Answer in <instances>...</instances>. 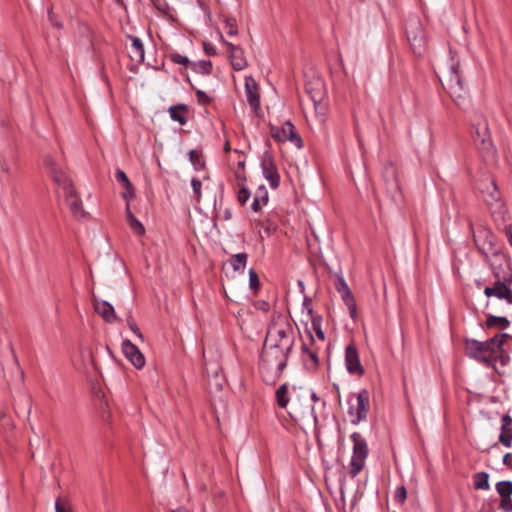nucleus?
I'll return each instance as SVG.
<instances>
[{
  "mask_svg": "<svg viewBox=\"0 0 512 512\" xmlns=\"http://www.w3.org/2000/svg\"><path fill=\"white\" fill-rule=\"evenodd\" d=\"M509 337L506 333H498L487 341L467 340L466 354L487 366H494L496 362L505 366L510 358L504 351L503 345Z\"/></svg>",
  "mask_w": 512,
  "mask_h": 512,
  "instance_id": "1",
  "label": "nucleus"
},
{
  "mask_svg": "<svg viewBox=\"0 0 512 512\" xmlns=\"http://www.w3.org/2000/svg\"><path fill=\"white\" fill-rule=\"evenodd\" d=\"M45 167L58 186V192L64 197L72 215L78 220L85 219L87 212L83 207V202L63 166L52 156H47Z\"/></svg>",
  "mask_w": 512,
  "mask_h": 512,
  "instance_id": "2",
  "label": "nucleus"
},
{
  "mask_svg": "<svg viewBox=\"0 0 512 512\" xmlns=\"http://www.w3.org/2000/svg\"><path fill=\"white\" fill-rule=\"evenodd\" d=\"M295 340L293 326L286 315L274 314L267 328L264 343L292 350Z\"/></svg>",
  "mask_w": 512,
  "mask_h": 512,
  "instance_id": "3",
  "label": "nucleus"
},
{
  "mask_svg": "<svg viewBox=\"0 0 512 512\" xmlns=\"http://www.w3.org/2000/svg\"><path fill=\"white\" fill-rule=\"evenodd\" d=\"M473 141L481 157L488 164L497 162V150L491 137L487 119L477 115L472 123Z\"/></svg>",
  "mask_w": 512,
  "mask_h": 512,
  "instance_id": "4",
  "label": "nucleus"
},
{
  "mask_svg": "<svg viewBox=\"0 0 512 512\" xmlns=\"http://www.w3.org/2000/svg\"><path fill=\"white\" fill-rule=\"evenodd\" d=\"M290 352V350L264 343L260 360L262 374L275 381L285 369Z\"/></svg>",
  "mask_w": 512,
  "mask_h": 512,
  "instance_id": "5",
  "label": "nucleus"
},
{
  "mask_svg": "<svg viewBox=\"0 0 512 512\" xmlns=\"http://www.w3.org/2000/svg\"><path fill=\"white\" fill-rule=\"evenodd\" d=\"M480 192L489 206L492 217L498 224H504L510 220V213L502 201L501 194L493 179H486L480 183Z\"/></svg>",
  "mask_w": 512,
  "mask_h": 512,
  "instance_id": "6",
  "label": "nucleus"
},
{
  "mask_svg": "<svg viewBox=\"0 0 512 512\" xmlns=\"http://www.w3.org/2000/svg\"><path fill=\"white\" fill-rule=\"evenodd\" d=\"M441 81L442 85L449 92L454 102L458 106H461L466 100L467 90L462 82L458 61L452 59V63Z\"/></svg>",
  "mask_w": 512,
  "mask_h": 512,
  "instance_id": "7",
  "label": "nucleus"
},
{
  "mask_svg": "<svg viewBox=\"0 0 512 512\" xmlns=\"http://www.w3.org/2000/svg\"><path fill=\"white\" fill-rule=\"evenodd\" d=\"M351 440L353 442V454L349 464V474L355 477L365 465L368 447L366 440L358 432H354L351 435Z\"/></svg>",
  "mask_w": 512,
  "mask_h": 512,
  "instance_id": "8",
  "label": "nucleus"
},
{
  "mask_svg": "<svg viewBox=\"0 0 512 512\" xmlns=\"http://www.w3.org/2000/svg\"><path fill=\"white\" fill-rule=\"evenodd\" d=\"M369 410V393L362 390L357 394L356 404H351L348 410L351 422L358 424L366 419Z\"/></svg>",
  "mask_w": 512,
  "mask_h": 512,
  "instance_id": "9",
  "label": "nucleus"
},
{
  "mask_svg": "<svg viewBox=\"0 0 512 512\" xmlns=\"http://www.w3.org/2000/svg\"><path fill=\"white\" fill-rule=\"evenodd\" d=\"M406 31L408 40L414 53L421 55L425 46V39L421 23L417 19L410 20L407 24Z\"/></svg>",
  "mask_w": 512,
  "mask_h": 512,
  "instance_id": "10",
  "label": "nucleus"
},
{
  "mask_svg": "<svg viewBox=\"0 0 512 512\" xmlns=\"http://www.w3.org/2000/svg\"><path fill=\"white\" fill-rule=\"evenodd\" d=\"M270 133L271 136L279 142L290 141L299 148L302 146V140L295 133V128L291 122L287 121L281 126H272Z\"/></svg>",
  "mask_w": 512,
  "mask_h": 512,
  "instance_id": "11",
  "label": "nucleus"
},
{
  "mask_svg": "<svg viewBox=\"0 0 512 512\" xmlns=\"http://www.w3.org/2000/svg\"><path fill=\"white\" fill-rule=\"evenodd\" d=\"M221 41L227 47L228 57L230 59L231 66L236 71L245 69L248 65L247 60L244 56V50L237 45H234L226 41L222 35H220Z\"/></svg>",
  "mask_w": 512,
  "mask_h": 512,
  "instance_id": "12",
  "label": "nucleus"
},
{
  "mask_svg": "<svg viewBox=\"0 0 512 512\" xmlns=\"http://www.w3.org/2000/svg\"><path fill=\"white\" fill-rule=\"evenodd\" d=\"M336 290L338 291L342 300L346 304L351 318L355 319V317L357 315L356 301L354 299V296H353L348 284L346 283V281L344 280L343 277H339L337 279Z\"/></svg>",
  "mask_w": 512,
  "mask_h": 512,
  "instance_id": "13",
  "label": "nucleus"
},
{
  "mask_svg": "<svg viewBox=\"0 0 512 512\" xmlns=\"http://www.w3.org/2000/svg\"><path fill=\"white\" fill-rule=\"evenodd\" d=\"M261 168L263 176L269 181L272 188H277L280 182V176L270 154L265 153L261 159Z\"/></svg>",
  "mask_w": 512,
  "mask_h": 512,
  "instance_id": "14",
  "label": "nucleus"
},
{
  "mask_svg": "<svg viewBox=\"0 0 512 512\" xmlns=\"http://www.w3.org/2000/svg\"><path fill=\"white\" fill-rule=\"evenodd\" d=\"M484 294L487 297L494 296L508 305H512V289L501 281H496L492 286L485 287Z\"/></svg>",
  "mask_w": 512,
  "mask_h": 512,
  "instance_id": "15",
  "label": "nucleus"
},
{
  "mask_svg": "<svg viewBox=\"0 0 512 512\" xmlns=\"http://www.w3.org/2000/svg\"><path fill=\"white\" fill-rule=\"evenodd\" d=\"M122 351L130 363L137 369H141L145 365V357L142 352L130 340L122 342Z\"/></svg>",
  "mask_w": 512,
  "mask_h": 512,
  "instance_id": "16",
  "label": "nucleus"
},
{
  "mask_svg": "<svg viewBox=\"0 0 512 512\" xmlns=\"http://www.w3.org/2000/svg\"><path fill=\"white\" fill-rule=\"evenodd\" d=\"M345 364L349 373L361 376L364 373V368L361 365L359 354L356 348L352 345L346 347L345 350Z\"/></svg>",
  "mask_w": 512,
  "mask_h": 512,
  "instance_id": "17",
  "label": "nucleus"
},
{
  "mask_svg": "<svg viewBox=\"0 0 512 512\" xmlns=\"http://www.w3.org/2000/svg\"><path fill=\"white\" fill-rule=\"evenodd\" d=\"M245 94L251 109L256 113L260 109L258 85L252 76L245 77Z\"/></svg>",
  "mask_w": 512,
  "mask_h": 512,
  "instance_id": "18",
  "label": "nucleus"
},
{
  "mask_svg": "<svg viewBox=\"0 0 512 512\" xmlns=\"http://www.w3.org/2000/svg\"><path fill=\"white\" fill-rule=\"evenodd\" d=\"M93 305H94L95 311L99 315H101L105 321L110 322V323L116 321L117 317L115 314L114 307L109 302L100 301L94 297Z\"/></svg>",
  "mask_w": 512,
  "mask_h": 512,
  "instance_id": "19",
  "label": "nucleus"
},
{
  "mask_svg": "<svg viewBox=\"0 0 512 512\" xmlns=\"http://www.w3.org/2000/svg\"><path fill=\"white\" fill-rule=\"evenodd\" d=\"M302 359L307 369L314 370L318 366L317 352L308 348L306 344L302 346Z\"/></svg>",
  "mask_w": 512,
  "mask_h": 512,
  "instance_id": "20",
  "label": "nucleus"
},
{
  "mask_svg": "<svg viewBox=\"0 0 512 512\" xmlns=\"http://www.w3.org/2000/svg\"><path fill=\"white\" fill-rule=\"evenodd\" d=\"M126 220L129 224V227L136 235L142 236L145 234L144 225L133 215L129 204L126 205Z\"/></svg>",
  "mask_w": 512,
  "mask_h": 512,
  "instance_id": "21",
  "label": "nucleus"
},
{
  "mask_svg": "<svg viewBox=\"0 0 512 512\" xmlns=\"http://www.w3.org/2000/svg\"><path fill=\"white\" fill-rule=\"evenodd\" d=\"M170 117L179 122L181 125H184L187 122V110L185 106H173L169 108Z\"/></svg>",
  "mask_w": 512,
  "mask_h": 512,
  "instance_id": "22",
  "label": "nucleus"
},
{
  "mask_svg": "<svg viewBox=\"0 0 512 512\" xmlns=\"http://www.w3.org/2000/svg\"><path fill=\"white\" fill-rule=\"evenodd\" d=\"M268 201V193L266 189L261 186L259 188V191L255 194L253 202H252V209L255 212H258L263 205H266Z\"/></svg>",
  "mask_w": 512,
  "mask_h": 512,
  "instance_id": "23",
  "label": "nucleus"
},
{
  "mask_svg": "<svg viewBox=\"0 0 512 512\" xmlns=\"http://www.w3.org/2000/svg\"><path fill=\"white\" fill-rule=\"evenodd\" d=\"M308 314L311 317V330H309L311 338L313 339L312 332H314L316 337L319 340L324 341L325 336H324V332L321 329V319L317 318V317H313L312 309H310V308H308Z\"/></svg>",
  "mask_w": 512,
  "mask_h": 512,
  "instance_id": "24",
  "label": "nucleus"
},
{
  "mask_svg": "<svg viewBox=\"0 0 512 512\" xmlns=\"http://www.w3.org/2000/svg\"><path fill=\"white\" fill-rule=\"evenodd\" d=\"M474 487L478 490H488L490 488L489 485V475L486 472H478L473 477Z\"/></svg>",
  "mask_w": 512,
  "mask_h": 512,
  "instance_id": "25",
  "label": "nucleus"
},
{
  "mask_svg": "<svg viewBox=\"0 0 512 512\" xmlns=\"http://www.w3.org/2000/svg\"><path fill=\"white\" fill-rule=\"evenodd\" d=\"M132 42V57H135L139 61L144 60V46L142 41L138 37H130Z\"/></svg>",
  "mask_w": 512,
  "mask_h": 512,
  "instance_id": "26",
  "label": "nucleus"
},
{
  "mask_svg": "<svg viewBox=\"0 0 512 512\" xmlns=\"http://www.w3.org/2000/svg\"><path fill=\"white\" fill-rule=\"evenodd\" d=\"M276 400L280 407L285 408L289 402L288 387L286 384L281 385L276 391Z\"/></svg>",
  "mask_w": 512,
  "mask_h": 512,
  "instance_id": "27",
  "label": "nucleus"
},
{
  "mask_svg": "<svg viewBox=\"0 0 512 512\" xmlns=\"http://www.w3.org/2000/svg\"><path fill=\"white\" fill-rule=\"evenodd\" d=\"M496 490L501 498L511 497L512 495V482L500 481L496 484Z\"/></svg>",
  "mask_w": 512,
  "mask_h": 512,
  "instance_id": "28",
  "label": "nucleus"
},
{
  "mask_svg": "<svg viewBox=\"0 0 512 512\" xmlns=\"http://www.w3.org/2000/svg\"><path fill=\"white\" fill-rule=\"evenodd\" d=\"M247 262V254L238 253L232 257V266L236 271H243Z\"/></svg>",
  "mask_w": 512,
  "mask_h": 512,
  "instance_id": "29",
  "label": "nucleus"
},
{
  "mask_svg": "<svg viewBox=\"0 0 512 512\" xmlns=\"http://www.w3.org/2000/svg\"><path fill=\"white\" fill-rule=\"evenodd\" d=\"M510 322L505 317L499 316H489L486 321L487 327L500 326L502 328H507Z\"/></svg>",
  "mask_w": 512,
  "mask_h": 512,
  "instance_id": "30",
  "label": "nucleus"
},
{
  "mask_svg": "<svg viewBox=\"0 0 512 512\" xmlns=\"http://www.w3.org/2000/svg\"><path fill=\"white\" fill-rule=\"evenodd\" d=\"M189 159L196 170H201L205 167L204 161L196 150H190Z\"/></svg>",
  "mask_w": 512,
  "mask_h": 512,
  "instance_id": "31",
  "label": "nucleus"
},
{
  "mask_svg": "<svg viewBox=\"0 0 512 512\" xmlns=\"http://www.w3.org/2000/svg\"><path fill=\"white\" fill-rule=\"evenodd\" d=\"M191 186H192L193 193H194V199L196 200L197 203H199L202 198V193H201L202 182H201V180H199L197 178H192Z\"/></svg>",
  "mask_w": 512,
  "mask_h": 512,
  "instance_id": "32",
  "label": "nucleus"
},
{
  "mask_svg": "<svg viewBox=\"0 0 512 512\" xmlns=\"http://www.w3.org/2000/svg\"><path fill=\"white\" fill-rule=\"evenodd\" d=\"M224 22L227 34L230 36H235L238 33L236 20L233 18H226Z\"/></svg>",
  "mask_w": 512,
  "mask_h": 512,
  "instance_id": "33",
  "label": "nucleus"
},
{
  "mask_svg": "<svg viewBox=\"0 0 512 512\" xmlns=\"http://www.w3.org/2000/svg\"><path fill=\"white\" fill-rule=\"evenodd\" d=\"M499 441L505 446V447H511L512 446V429L503 430L500 433Z\"/></svg>",
  "mask_w": 512,
  "mask_h": 512,
  "instance_id": "34",
  "label": "nucleus"
},
{
  "mask_svg": "<svg viewBox=\"0 0 512 512\" xmlns=\"http://www.w3.org/2000/svg\"><path fill=\"white\" fill-rule=\"evenodd\" d=\"M407 497V491L404 486H399L394 493V501L403 504Z\"/></svg>",
  "mask_w": 512,
  "mask_h": 512,
  "instance_id": "35",
  "label": "nucleus"
},
{
  "mask_svg": "<svg viewBox=\"0 0 512 512\" xmlns=\"http://www.w3.org/2000/svg\"><path fill=\"white\" fill-rule=\"evenodd\" d=\"M127 324L129 326V328L131 329V331L141 340L143 341L144 340V337H143V334L141 333L140 329L138 328V326L136 325L134 319L129 316L127 318Z\"/></svg>",
  "mask_w": 512,
  "mask_h": 512,
  "instance_id": "36",
  "label": "nucleus"
},
{
  "mask_svg": "<svg viewBox=\"0 0 512 512\" xmlns=\"http://www.w3.org/2000/svg\"><path fill=\"white\" fill-rule=\"evenodd\" d=\"M115 176L117 181L120 182L124 188L130 187L131 182L129 181L125 172H123L122 170H117Z\"/></svg>",
  "mask_w": 512,
  "mask_h": 512,
  "instance_id": "37",
  "label": "nucleus"
},
{
  "mask_svg": "<svg viewBox=\"0 0 512 512\" xmlns=\"http://www.w3.org/2000/svg\"><path fill=\"white\" fill-rule=\"evenodd\" d=\"M249 285H250V288L255 291L259 287L258 275L256 274V272L253 269L249 270Z\"/></svg>",
  "mask_w": 512,
  "mask_h": 512,
  "instance_id": "38",
  "label": "nucleus"
},
{
  "mask_svg": "<svg viewBox=\"0 0 512 512\" xmlns=\"http://www.w3.org/2000/svg\"><path fill=\"white\" fill-rule=\"evenodd\" d=\"M196 67L202 73L209 74L212 69V64L210 61H200L199 63L196 64Z\"/></svg>",
  "mask_w": 512,
  "mask_h": 512,
  "instance_id": "39",
  "label": "nucleus"
},
{
  "mask_svg": "<svg viewBox=\"0 0 512 512\" xmlns=\"http://www.w3.org/2000/svg\"><path fill=\"white\" fill-rule=\"evenodd\" d=\"M249 197H250V192L244 187L240 188V190L238 192V196H237L239 203L244 205L247 202V200L249 199Z\"/></svg>",
  "mask_w": 512,
  "mask_h": 512,
  "instance_id": "40",
  "label": "nucleus"
},
{
  "mask_svg": "<svg viewBox=\"0 0 512 512\" xmlns=\"http://www.w3.org/2000/svg\"><path fill=\"white\" fill-rule=\"evenodd\" d=\"M500 508L504 512H512V499H511V497L501 498Z\"/></svg>",
  "mask_w": 512,
  "mask_h": 512,
  "instance_id": "41",
  "label": "nucleus"
},
{
  "mask_svg": "<svg viewBox=\"0 0 512 512\" xmlns=\"http://www.w3.org/2000/svg\"><path fill=\"white\" fill-rule=\"evenodd\" d=\"M170 58L176 64L186 65L189 62L188 58L186 56H183V55L178 54V53L171 54Z\"/></svg>",
  "mask_w": 512,
  "mask_h": 512,
  "instance_id": "42",
  "label": "nucleus"
},
{
  "mask_svg": "<svg viewBox=\"0 0 512 512\" xmlns=\"http://www.w3.org/2000/svg\"><path fill=\"white\" fill-rule=\"evenodd\" d=\"M511 424H512V417L508 414L504 415L501 419V431L507 430V429H512Z\"/></svg>",
  "mask_w": 512,
  "mask_h": 512,
  "instance_id": "43",
  "label": "nucleus"
},
{
  "mask_svg": "<svg viewBox=\"0 0 512 512\" xmlns=\"http://www.w3.org/2000/svg\"><path fill=\"white\" fill-rule=\"evenodd\" d=\"M503 231L508 239L509 244L512 246V222L503 224Z\"/></svg>",
  "mask_w": 512,
  "mask_h": 512,
  "instance_id": "44",
  "label": "nucleus"
},
{
  "mask_svg": "<svg viewBox=\"0 0 512 512\" xmlns=\"http://www.w3.org/2000/svg\"><path fill=\"white\" fill-rule=\"evenodd\" d=\"M48 16H49V21L50 23L56 27L57 29H61L62 28V24L56 19V17L54 16V14L52 13V11H49L48 13Z\"/></svg>",
  "mask_w": 512,
  "mask_h": 512,
  "instance_id": "45",
  "label": "nucleus"
},
{
  "mask_svg": "<svg viewBox=\"0 0 512 512\" xmlns=\"http://www.w3.org/2000/svg\"><path fill=\"white\" fill-rule=\"evenodd\" d=\"M204 51L207 55H215L216 54V48L211 43H204Z\"/></svg>",
  "mask_w": 512,
  "mask_h": 512,
  "instance_id": "46",
  "label": "nucleus"
},
{
  "mask_svg": "<svg viewBox=\"0 0 512 512\" xmlns=\"http://www.w3.org/2000/svg\"><path fill=\"white\" fill-rule=\"evenodd\" d=\"M125 191L123 192V198L128 200V199H131L134 197V188L132 186V184H130V187L129 188H124Z\"/></svg>",
  "mask_w": 512,
  "mask_h": 512,
  "instance_id": "47",
  "label": "nucleus"
},
{
  "mask_svg": "<svg viewBox=\"0 0 512 512\" xmlns=\"http://www.w3.org/2000/svg\"><path fill=\"white\" fill-rule=\"evenodd\" d=\"M55 510L56 512H71L70 507L66 506L63 503H60L59 501H56L55 503Z\"/></svg>",
  "mask_w": 512,
  "mask_h": 512,
  "instance_id": "48",
  "label": "nucleus"
},
{
  "mask_svg": "<svg viewBox=\"0 0 512 512\" xmlns=\"http://www.w3.org/2000/svg\"><path fill=\"white\" fill-rule=\"evenodd\" d=\"M503 463L512 468V455L510 453H506L504 456H503Z\"/></svg>",
  "mask_w": 512,
  "mask_h": 512,
  "instance_id": "49",
  "label": "nucleus"
},
{
  "mask_svg": "<svg viewBox=\"0 0 512 512\" xmlns=\"http://www.w3.org/2000/svg\"><path fill=\"white\" fill-rule=\"evenodd\" d=\"M197 95H198L199 99H204V98H205V99H207V96L205 95V93H204V92L199 91V92L197 93Z\"/></svg>",
  "mask_w": 512,
  "mask_h": 512,
  "instance_id": "50",
  "label": "nucleus"
},
{
  "mask_svg": "<svg viewBox=\"0 0 512 512\" xmlns=\"http://www.w3.org/2000/svg\"><path fill=\"white\" fill-rule=\"evenodd\" d=\"M168 512H187L184 508H178L177 510H170Z\"/></svg>",
  "mask_w": 512,
  "mask_h": 512,
  "instance_id": "51",
  "label": "nucleus"
},
{
  "mask_svg": "<svg viewBox=\"0 0 512 512\" xmlns=\"http://www.w3.org/2000/svg\"><path fill=\"white\" fill-rule=\"evenodd\" d=\"M311 398H312L314 401H316V400H317L316 394H315V393H312V394H311Z\"/></svg>",
  "mask_w": 512,
  "mask_h": 512,
  "instance_id": "52",
  "label": "nucleus"
},
{
  "mask_svg": "<svg viewBox=\"0 0 512 512\" xmlns=\"http://www.w3.org/2000/svg\"><path fill=\"white\" fill-rule=\"evenodd\" d=\"M229 149V146H228V143L225 145V150H228Z\"/></svg>",
  "mask_w": 512,
  "mask_h": 512,
  "instance_id": "53",
  "label": "nucleus"
},
{
  "mask_svg": "<svg viewBox=\"0 0 512 512\" xmlns=\"http://www.w3.org/2000/svg\"><path fill=\"white\" fill-rule=\"evenodd\" d=\"M116 1H117L118 3H121V2H122V0H116Z\"/></svg>",
  "mask_w": 512,
  "mask_h": 512,
  "instance_id": "54",
  "label": "nucleus"
}]
</instances>
